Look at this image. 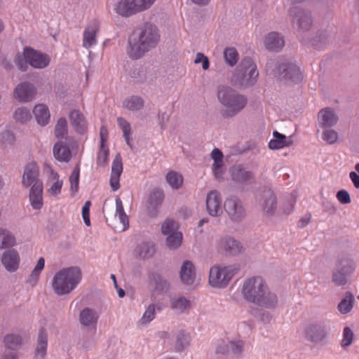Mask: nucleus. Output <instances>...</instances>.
Listing matches in <instances>:
<instances>
[{"label": "nucleus", "mask_w": 359, "mask_h": 359, "mask_svg": "<svg viewBox=\"0 0 359 359\" xmlns=\"http://www.w3.org/2000/svg\"><path fill=\"white\" fill-rule=\"evenodd\" d=\"M123 172V163L121 154L118 153L116 155L112 166L110 177V186L114 191H116L120 187L119 180L120 176Z\"/></svg>", "instance_id": "24"}, {"label": "nucleus", "mask_w": 359, "mask_h": 359, "mask_svg": "<svg viewBox=\"0 0 359 359\" xmlns=\"http://www.w3.org/2000/svg\"><path fill=\"white\" fill-rule=\"evenodd\" d=\"M238 270L239 267L236 265L227 266H213L209 273L210 285L218 288L226 287Z\"/></svg>", "instance_id": "6"}, {"label": "nucleus", "mask_w": 359, "mask_h": 359, "mask_svg": "<svg viewBox=\"0 0 359 359\" xmlns=\"http://www.w3.org/2000/svg\"><path fill=\"white\" fill-rule=\"evenodd\" d=\"M326 324L316 321L307 324L304 329V336L306 341L313 344L323 342L327 337Z\"/></svg>", "instance_id": "10"}, {"label": "nucleus", "mask_w": 359, "mask_h": 359, "mask_svg": "<svg viewBox=\"0 0 359 359\" xmlns=\"http://www.w3.org/2000/svg\"><path fill=\"white\" fill-rule=\"evenodd\" d=\"M117 123L123 131V137L127 144L132 148V144H130L131 128L130 123L122 117H118L117 118Z\"/></svg>", "instance_id": "50"}, {"label": "nucleus", "mask_w": 359, "mask_h": 359, "mask_svg": "<svg viewBox=\"0 0 359 359\" xmlns=\"http://www.w3.org/2000/svg\"><path fill=\"white\" fill-rule=\"evenodd\" d=\"M170 307L177 314L190 309L191 302L184 297L170 298Z\"/></svg>", "instance_id": "38"}, {"label": "nucleus", "mask_w": 359, "mask_h": 359, "mask_svg": "<svg viewBox=\"0 0 359 359\" xmlns=\"http://www.w3.org/2000/svg\"><path fill=\"white\" fill-rule=\"evenodd\" d=\"M266 285V281L260 276L246 279L241 290L244 299L253 304Z\"/></svg>", "instance_id": "9"}, {"label": "nucleus", "mask_w": 359, "mask_h": 359, "mask_svg": "<svg viewBox=\"0 0 359 359\" xmlns=\"http://www.w3.org/2000/svg\"><path fill=\"white\" fill-rule=\"evenodd\" d=\"M4 343L7 348L15 351L20 348L22 345V338L18 334H8L4 337Z\"/></svg>", "instance_id": "41"}, {"label": "nucleus", "mask_w": 359, "mask_h": 359, "mask_svg": "<svg viewBox=\"0 0 359 359\" xmlns=\"http://www.w3.org/2000/svg\"><path fill=\"white\" fill-rule=\"evenodd\" d=\"M156 252L155 245L151 241H144L137 245L134 250L135 257L142 259L151 258Z\"/></svg>", "instance_id": "31"}, {"label": "nucleus", "mask_w": 359, "mask_h": 359, "mask_svg": "<svg viewBox=\"0 0 359 359\" xmlns=\"http://www.w3.org/2000/svg\"><path fill=\"white\" fill-rule=\"evenodd\" d=\"M190 336L184 331L180 332L176 336L175 348L177 351H182L189 345Z\"/></svg>", "instance_id": "43"}, {"label": "nucleus", "mask_w": 359, "mask_h": 359, "mask_svg": "<svg viewBox=\"0 0 359 359\" xmlns=\"http://www.w3.org/2000/svg\"><path fill=\"white\" fill-rule=\"evenodd\" d=\"M224 208L230 220L234 223L242 222L246 216L245 210L238 197L227 198L224 201Z\"/></svg>", "instance_id": "12"}, {"label": "nucleus", "mask_w": 359, "mask_h": 359, "mask_svg": "<svg viewBox=\"0 0 359 359\" xmlns=\"http://www.w3.org/2000/svg\"><path fill=\"white\" fill-rule=\"evenodd\" d=\"M221 203V196L217 191L213 190L208 193L206 198V207L211 216L217 217L222 213Z\"/></svg>", "instance_id": "22"}, {"label": "nucleus", "mask_w": 359, "mask_h": 359, "mask_svg": "<svg viewBox=\"0 0 359 359\" xmlns=\"http://www.w3.org/2000/svg\"><path fill=\"white\" fill-rule=\"evenodd\" d=\"M131 76L139 83H152L156 79V73L151 67H140L135 68Z\"/></svg>", "instance_id": "23"}, {"label": "nucleus", "mask_w": 359, "mask_h": 359, "mask_svg": "<svg viewBox=\"0 0 359 359\" xmlns=\"http://www.w3.org/2000/svg\"><path fill=\"white\" fill-rule=\"evenodd\" d=\"M23 55L29 64L34 68L43 69L50 63V58L46 54H43L32 48H25Z\"/></svg>", "instance_id": "16"}, {"label": "nucleus", "mask_w": 359, "mask_h": 359, "mask_svg": "<svg viewBox=\"0 0 359 359\" xmlns=\"http://www.w3.org/2000/svg\"><path fill=\"white\" fill-rule=\"evenodd\" d=\"M348 277L349 276L339 271L336 267L332 272V282L338 287L346 285L348 282Z\"/></svg>", "instance_id": "46"}, {"label": "nucleus", "mask_w": 359, "mask_h": 359, "mask_svg": "<svg viewBox=\"0 0 359 359\" xmlns=\"http://www.w3.org/2000/svg\"><path fill=\"white\" fill-rule=\"evenodd\" d=\"M337 198L341 204L351 203V197L348 192L344 189L339 190L336 195Z\"/></svg>", "instance_id": "63"}, {"label": "nucleus", "mask_w": 359, "mask_h": 359, "mask_svg": "<svg viewBox=\"0 0 359 359\" xmlns=\"http://www.w3.org/2000/svg\"><path fill=\"white\" fill-rule=\"evenodd\" d=\"M212 170L214 173V176L218 181L223 180V175L225 172V169L224 168V163L219 164H212Z\"/></svg>", "instance_id": "61"}, {"label": "nucleus", "mask_w": 359, "mask_h": 359, "mask_svg": "<svg viewBox=\"0 0 359 359\" xmlns=\"http://www.w3.org/2000/svg\"><path fill=\"white\" fill-rule=\"evenodd\" d=\"M15 239L8 231L0 228V249L13 246Z\"/></svg>", "instance_id": "47"}, {"label": "nucleus", "mask_w": 359, "mask_h": 359, "mask_svg": "<svg viewBox=\"0 0 359 359\" xmlns=\"http://www.w3.org/2000/svg\"><path fill=\"white\" fill-rule=\"evenodd\" d=\"M37 123L41 126H46L50 121V112L45 104L36 105L33 109Z\"/></svg>", "instance_id": "37"}, {"label": "nucleus", "mask_w": 359, "mask_h": 359, "mask_svg": "<svg viewBox=\"0 0 359 359\" xmlns=\"http://www.w3.org/2000/svg\"><path fill=\"white\" fill-rule=\"evenodd\" d=\"M288 15L293 26L298 30L306 32L313 26V17L312 13L308 9L293 6L288 10Z\"/></svg>", "instance_id": "8"}, {"label": "nucleus", "mask_w": 359, "mask_h": 359, "mask_svg": "<svg viewBox=\"0 0 359 359\" xmlns=\"http://www.w3.org/2000/svg\"><path fill=\"white\" fill-rule=\"evenodd\" d=\"M14 62L20 70L22 72L27 71L29 62L25 55L22 56L20 54H18L15 57Z\"/></svg>", "instance_id": "60"}, {"label": "nucleus", "mask_w": 359, "mask_h": 359, "mask_svg": "<svg viewBox=\"0 0 359 359\" xmlns=\"http://www.w3.org/2000/svg\"><path fill=\"white\" fill-rule=\"evenodd\" d=\"M338 120L334 110L330 107L322 109L318 114V122L322 128H332L337 124Z\"/></svg>", "instance_id": "21"}, {"label": "nucleus", "mask_w": 359, "mask_h": 359, "mask_svg": "<svg viewBox=\"0 0 359 359\" xmlns=\"http://www.w3.org/2000/svg\"><path fill=\"white\" fill-rule=\"evenodd\" d=\"M354 334L349 327H345L343 331V339L341 342L342 348H345L351 346L353 341Z\"/></svg>", "instance_id": "56"}, {"label": "nucleus", "mask_w": 359, "mask_h": 359, "mask_svg": "<svg viewBox=\"0 0 359 359\" xmlns=\"http://www.w3.org/2000/svg\"><path fill=\"white\" fill-rule=\"evenodd\" d=\"M178 226L172 219H166L162 224L161 231L164 235H170L177 231Z\"/></svg>", "instance_id": "57"}, {"label": "nucleus", "mask_w": 359, "mask_h": 359, "mask_svg": "<svg viewBox=\"0 0 359 359\" xmlns=\"http://www.w3.org/2000/svg\"><path fill=\"white\" fill-rule=\"evenodd\" d=\"M1 261L8 272L14 273L19 269L20 258L15 250L10 249L3 252Z\"/></svg>", "instance_id": "18"}, {"label": "nucleus", "mask_w": 359, "mask_h": 359, "mask_svg": "<svg viewBox=\"0 0 359 359\" xmlns=\"http://www.w3.org/2000/svg\"><path fill=\"white\" fill-rule=\"evenodd\" d=\"M229 172L232 181L238 184L248 185L255 180V173L241 164L232 166Z\"/></svg>", "instance_id": "15"}, {"label": "nucleus", "mask_w": 359, "mask_h": 359, "mask_svg": "<svg viewBox=\"0 0 359 359\" xmlns=\"http://www.w3.org/2000/svg\"><path fill=\"white\" fill-rule=\"evenodd\" d=\"M273 135L274 138L269 141V148L272 150L283 148L285 135L278 133V131H274L273 133Z\"/></svg>", "instance_id": "53"}, {"label": "nucleus", "mask_w": 359, "mask_h": 359, "mask_svg": "<svg viewBox=\"0 0 359 359\" xmlns=\"http://www.w3.org/2000/svg\"><path fill=\"white\" fill-rule=\"evenodd\" d=\"M69 121L76 133L83 134L86 132L87 129L86 118L79 110L74 109L69 113Z\"/></svg>", "instance_id": "32"}, {"label": "nucleus", "mask_w": 359, "mask_h": 359, "mask_svg": "<svg viewBox=\"0 0 359 359\" xmlns=\"http://www.w3.org/2000/svg\"><path fill=\"white\" fill-rule=\"evenodd\" d=\"M218 252L230 256H238L245 252L242 243L230 235H224L217 242Z\"/></svg>", "instance_id": "11"}, {"label": "nucleus", "mask_w": 359, "mask_h": 359, "mask_svg": "<svg viewBox=\"0 0 359 359\" xmlns=\"http://www.w3.org/2000/svg\"><path fill=\"white\" fill-rule=\"evenodd\" d=\"M182 241V233L177 231L170 235H168L166 245L170 250H176L181 245Z\"/></svg>", "instance_id": "45"}, {"label": "nucleus", "mask_w": 359, "mask_h": 359, "mask_svg": "<svg viewBox=\"0 0 359 359\" xmlns=\"http://www.w3.org/2000/svg\"><path fill=\"white\" fill-rule=\"evenodd\" d=\"M116 215H118L121 222L123 225V231L126 230L129 227V220L128 216L124 212L123 206L120 198H116Z\"/></svg>", "instance_id": "51"}, {"label": "nucleus", "mask_w": 359, "mask_h": 359, "mask_svg": "<svg viewBox=\"0 0 359 359\" xmlns=\"http://www.w3.org/2000/svg\"><path fill=\"white\" fill-rule=\"evenodd\" d=\"M150 283L154 285V292L157 294H164L169 292L170 284L163 276L157 273H153L150 276Z\"/></svg>", "instance_id": "27"}, {"label": "nucleus", "mask_w": 359, "mask_h": 359, "mask_svg": "<svg viewBox=\"0 0 359 359\" xmlns=\"http://www.w3.org/2000/svg\"><path fill=\"white\" fill-rule=\"evenodd\" d=\"M163 199L164 193L161 189L155 188L151 191L147 201V211L149 217H154L157 215Z\"/></svg>", "instance_id": "17"}, {"label": "nucleus", "mask_w": 359, "mask_h": 359, "mask_svg": "<svg viewBox=\"0 0 359 359\" xmlns=\"http://www.w3.org/2000/svg\"><path fill=\"white\" fill-rule=\"evenodd\" d=\"M144 105V101L143 98L138 95L130 96L123 101V107L130 111L141 110Z\"/></svg>", "instance_id": "39"}, {"label": "nucleus", "mask_w": 359, "mask_h": 359, "mask_svg": "<svg viewBox=\"0 0 359 359\" xmlns=\"http://www.w3.org/2000/svg\"><path fill=\"white\" fill-rule=\"evenodd\" d=\"M36 90L34 86L29 82L18 84L14 90V97L20 102L31 101L35 96Z\"/></svg>", "instance_id": "19"}, {"label": "nucleus", "mask_w": 359, "mask_h": 359, "mask_svg": "<svg viewBox=\"0 0 359 359\" xmlns=\"http://www.w3.org/2000/svg\"><path fill=\"white\" fill-rule=\"evenodd\" d=\"M81 279L82 272L79 266L63 268L55 274L52 287L57 294H67L77 287Z\"/></svg>", "instance_id": "4"}, {"label": "nucleus", "mask_w": 359, "mask_h": 359, "mask_svg": "<svg viewBox=\"0 0 359 359\" xmlns=\"http://www.w3.org/2000/svg\"><path fill=\"white\" fill-rule=\"evenodd\" d=\"M224 59L230 67H233L238 60V53L235 48L229 47L224 50Z\"/></svg>", "instance_id": "48"}, {"label": "nucleus", "mask_w": 359, "mask_h": 359, "mask_svg": "<svg viewBox=\"0 0 359 359\" xmlns=\"http://www.w3.org/2000/svg\"><path fill=\"white\" fill-rule=\"evenodd\" d=\"M160 39V32L155 24L150 22L141 23L134 29L129 38L128 55L133 60L140 59L156 48Z\"/></svg>", "instance_id": "1"}, {"label": "nucleus", "mask_w": 359, "mask_h": 359, "mask_svg": "<svg viewBox=\"0 0 359 359\" xmlns=\"http://www.w3.org/2000/svg\"><path fill=\"white\" fill-rule=\"evenodd\" d=\"M67 121L65 118H60L58 119L55 126V135L57 139H65L69 144V146L74 149V147H77V144L72 138L67 137Z\"/></svg>", "instance_id": "30"}, {"label": "nucleus", "mask_w": 359, "mask_h": 359, "mask_svg": "<svg viewBox=\"0 0 359 359\" xmlns=\"http://www.w3.org/2000/svg\"><path fill=\"white\" fill-rule=\"evenodd\" d=\"M182 282L187 285L194 284L196 279V269L192 262L186 260L182 263L180 271Z\"/></svg>", "instance_id": "26"}, {"label": "nucleus", "mask_w": 359, "mask_h": 359, "mask_svg": "<svg viewBox=\"0 0 359 359\" xmlns=\"http://www.w3.org/2000/svg\"><path fill=\"white\" fill-rule=\"evenodd\" d=\"M98 314L97 311L88 307H86L80 311L79 321L85 327L94 326L97 324Z\"/></svg>", "instance_id": "34"}, {"label": "nucleus", "mask_w": 359, "mask_h": 359, "mask_svg": "<svg viewBox=\"0 0 359 359\" xmlns=\"http://www.w3.org/2000/svg\"><path fill=\"white\" fill-rule=\"evenodd\" d=\"M49 178L51 181H53V185L49 188L48 192L52 195H57L60 194L62 187L63 184L62 180H59V175L57 172H55L52 169L50 168V176Z\"/></svg>", "instance_id": "42"}, {"label": "nucleus", "mask_w": 359, "mask_h": 359, "mask_svg": "<svg viewBox=\"0 0 359 359\" xmlns=\"http://www.w3.org/2000/svg\"><path fill=\"white\" fill-rule=\"evenodd\" d=\"M217 97L224 107L222 114L226 118L236 116L245 109L248 101L245 95L241 94L231 86L224 84L217 87Z\"/></svg>", "instance_id": "2"}, {"label": "nucleus", "mask_w": 359, "mask_h": 359, "mask_svg": "<svg viewBox=\"0 0 359 359\" xmlns=\"http://www.w3.org/2000/svg\"><path fill=\"white\" fill-rule=\"evenodd\" d=\"M156 0H118L116 13L123 18H128L149 8Z\"/></svg>", "instance_id": "7"}, {"label": "nucleus", "mask_w": 359, "mask_h": 359, "mask_svg": "<svg viewBox=\"0 0 359 359\" xmlns=\"http://www.w3.org/2000/svg\"><path fill=\"white\" fill-rule=\"evenodd\" d=\"M31 114L29 109L25 107H20L15 110L14 118L20 123H25L31 118Z\"/></svg>", "instance_id": "55"}, {"label": "nucleus", "mask_w": 359, "mask_h": 359, "mask_svg": "<svg viewBox=\"0 0 359 359\" xmlns=\"http://www.w3.org/2000/svg\"><path fill=\"white\" fill-rule=\"evenodd\" d=\"M166 182L175 189H178L183 183L182 175L175 171H170L165 177Z\"/></svg>", "instance_id": "49"}, {"label": "nucleus", "mask_w": 359, "mask_h": 359, "mask_svg": "<svg viewBox=\"0 0 359 359\" xmlns=\"http://www.w3.org/2000/svg\"><path fill=\"white\" fill-rule=\"evenodd\" d=\"M170 118V115L168 114L165 111L161 112L159 111L158 114V124L161 127V130H165L166 128V124L168 122Z\"/></svg>", "instance_id": "64"}, {"label": "nucleus", "mask_w": 359, "mask_h": 359, "mask_svg": "<svg viewBox=\"0 0 359 359\" xmlns=\"http://www.w3.org/2000/svg\"><path fill=\"white\" fill-rule=\"evenodd\" d=\"M268 67L274 66L273 73L280 80L299 82L302 79V74L299 67L287 60H271L267 62Z\"/></svg>", "instance_id": "5"}, {"label": "nucleus", "mask_w": 359, "mask_h": 359, "mask_svg": "<svg viewBox=\"0 0 359 359\" xmlns=\"http://www.w3.org/2000/svg\"><path fill=\"white\" fill-rule=\"evenodd\" d=\"M322 139L329 144H334L339 142L338 133L330 128L323 131Z\"/></svg>", "instance_id": "54"}, {"label": "nucleus", "mask_w": 359, "mask_h": 359, "mask_svg": "<svg viewBox=\"0 0 359 359\" xmlns=\"http://www.w3.org/2000/svg\"><path fill=\"white\" fill-rule=\"evenodd\" d=\"M264 45L268 50L278 51L284 46V40L278 33L271 32L266 36Z\"/></svg>", "instance_id": "36"}, {"label": "nucleus", "mask_w": 359, "mask_h": 359, "mask_svg": "<svg viewBox=\"0 0 359 359\" xmlns=\"http://www.w3.org/2000/svg\"><path fill=\"white\" fill-rule=\"evenodd\" d=\"M258 203L266 215L272 216L277 208L276 196L271 189L264 188L258 198Z\"/></svg>", "instance_id": "13"}, {"label": "nucleus", "mask_w": 359, "mask_h": 359, "mask_svg": "<svg viewBox=\"0 0 359 359\" xmlns=\"http://www.w3.org/2000/svg\"><path fill=\"white\" fill-rule=\"evenodd\" d=\"M79 173H80L79 165L77 164L75 166V168H74L73 171L72 172V174L69 179L70 184H71L70 191L72 195H74L76 193H77V191L79 190Z\"/></svg>", "instance_id": "52"}, {"label": "nucleus", "mask_w": 359, "mask_h": 359, "mask_svg": "<svg viewBox=\"0 0 359 359\" xmlns=\"http://www.w3.org/2000/svg\"><path fill=\"white\" fill-rule=\"evenodd\" d=\"M39 168L35 163H30L25 167L22 175V184L25 187L35 185L36 182L43 183L39 179Z\"/></svg>", "instance_id": "20"}, {"label": "nucleus", "mask_w": 359, "mask_h": 359, "mask_svg": "<svg viewBox=\"0 0 359 359\" xmlns=\"http://www.w3.org/2000/svg\"><path fill=\"white\" fill-rule=\"evenodd\" d=\"M156 310L161 311V306L159 304H149L141 318L142 323L146 324L151 322L155 318Z\"/></svg>", "instance_id": "44"}, {"label": "nucleus", "mask_w": 359, "mask_h": 359, "mask_svg": "<svg viewBox=\"0 0 359 359\" xmlns=\"http://www.w3.org/2000/svg\"><path fill=\"white\" fill-rule=\"evenodd\" d=\"M335 267L350 276L356 269V262L351 256L344 255L337 259Z\"/></svg>", "instance_id": "28"}, {"label": "nucleus", "mask_w": 359, "mask_h": 359, "mask_svg": "<svg viewBox=\"0 0 359 359\" xmlns=\"http://www.w3.org/2000/svg\"><path fill=\"white\" fill-rule=\"evenodd\" d=\"M109 156V149L105 147V145H100V149L97 156V164L104 165L107 163Z\"/></svg>", "instance_id": "59"}, {"label": "nucleus", "mask_w": 359, "mask_h": 359, "mask_svg": "<svg viewBox=\"0 0 359 359\" xmlns=\"http://www.w3.org/2000/svg\"><path fill=\"white\" fill-rule=\"evenodd\" d=\"M29 202L34 210H40L43 206V183L36 182L29 191Z\"/></svg>", "instance_id": "29"}, {"label": "nucleus", "mask_w": 359, "mask_h": 359, "mask_svg": "<svg viewBox=\"0 0 359 359\" xmlns=\"http://www.w3.org/2000/svg\"><path fill=\"white\" fill-rule=\"evenodd\" d=\"M1 141L4 144H12L15 141V136L12 132L6 130L1 134Z\"/></svg>", "instance_id": "62"}, {"label": "nucleus", "mask_w": 359, "mask_h": 359, "mask_svg": "<svg viewBox=\"0 0 359 359\" xmlns=\"http://www.w3.org/2000/svg\"><path fill=\"white\" fill-rule=\"evenodd\" d=\"M355 299L351 292H346L344 297L337 306L338 311L342 314H346L352 310Z\"/></svg>", "instance_id": "40"}, {"label": "nucleus", "mask_w": 359, "mask_h": 359, "mask_svg": "<svg viewBox=\"0 0 359 359\" xmlns=\"http://www.w3.org/2000/svg\"><path fill=\"white\" fill-rule=\"evenodd\" d=\"M229 351H231L232 353L236 357H239L243 351L244 343L241 340L229 341Z\"/></svg>", "instance_id": "58"}, {"label": "nucleus", "mask_w": 359, "mask_h": 359, "mask_svg": "<svg viewBox=\"0 0 359 359\" xmlns=\"http://www.w3.org/2000/svg\"><path fill=\"white\" fill-rule=\"evenodd\" d=\"M259 72L256 64L250 57H244L233 70L230 82L238 89L253 86L257 81Z\"/></svg>", "instance_id": "3"}, {"label": "nucleus", "mask_w": 359, "mask_h": 359, "mask_svg": "<svg viewBox=\"0 0 359 359\" xmlns=\"http://www.w3.org/2000/svg\"><path fill=\"white\" fill-rule=\"evenodd\" d=\"M48 335L44 328H41L38 334L37 345L34 359H44L46 355Z\"/></svg>", "instance_id": "35"}, {"label": "nucleus", "mask_w": 359, "mask_h": 359, "mask_svg": "<svg viewBox=\"0 0 359 359\" xmlns=\"http://www.w3.org/2000/svg\"><path fill=\"white\" fill-rule=\"evenodd\" d=\"M278 303L276 293L271 290L266 284L253 304L259 307L273 310L278 308Z\"/></svg>", "instance_id": "14"}, {"label": "nucleus", "mask_w": 359, "mask_h": 359, "mask_svg": "<svg viewBox=\"0 0 359 359\" xmlns=\"http://www.w3.org/2000/svg\"><path fill=\"white\" fill-rule=\"evenodd\" d=\"M100 25L97 21H93L85 29L83 38V46L89 48L97 43V34Z\"/></svg>", "instance_id": "25"}, {"label": "nucleus", "mask_w": 359, "mask_h": 359, "mask_svg": "<svg viewBox=\"0 0 359 359\" xmlns=\"http://www.w3.org/2000/svg\"><path fill=\"white\" fill-rule=\"evenodd\" d=\"M68 142L62 140L56 142L53 147V155L55 158L64 162H69L72 158V153Z\"/></svg>", "instance_id": "33"}]
</instances>
